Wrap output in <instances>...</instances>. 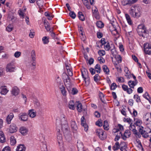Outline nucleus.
I'll use <instances>...</instances> for the list:
<instances>
[{
    "instance_id": "f257e3e1",
    "label": "nucleus",
    "mask_w": 151,
    "mask_h": 151,
    "mask_svg": "<svg viewBox=\"0 0 151 151\" xmlns=\"http://www.w3.org/2000/svg\"><path fill=\"white\" fill-rule=\"evenodd\" d=\"M130 14L134 18L139 17L141 14V8L139 6H132L129 10Z\"/></svg>"
},
{
    "instance_id": "f03ea898",
    "label": "nucleus",
    "mask_w": 151,
    "mask_h": 151,
    "mask_svg": "<svg viewBox=\"0 0 151 151\" xmlns=\"http://www.w3.org/2000/svg\"><path fill=\"white\" fill-rule=\"evenodd\" d=\"M137 33L140 36L143 37H146L147 35V31L146 28L143 24L139 25L137 28Z\"/></svg>"
},
{
    "instance_id": "7ed1b4c3",
    "label": "nucleus",
    "mask_w": 151,
    "mask_h": 151,
    "mask_svg": "<svg viewBox=\"0 0 151 151\" xmlns=\"http://www.w3.org/2000/svg\"><path fill=\"white\" fill-rule=\"evenodd\" d=\"M61 129L64 134L68 133L69 131V127L65 116H63L61 119Z\"/></svg>"
},
{
    "instance_id": "20e7f679",
    "label": "nucleus",
    "mask_w": 151,
    "mask_h": 151,
    "mask_svg": "<svg viewBox=\"0 0 151 151\" xmlns=\"http://www.w3.org/2000/svg\"><path fill=\"white\" fill-rule=\"evenodd\" d=\"M104 131L100 129H97L96 130L95 133L99 138L101 140H104L106 138V136L105 134L104 133Z\"/></svg>"
},
{
    "instance_id": "39448f33",
    "label": "nucleus",
    "mask_w": 151,
    "mask_h": 151,
    "mask_svg": "<svg viewBox=\"0 0 151 151\" xmlns=\"http://www.w3.org/2000/svg\"><path fill=\"white\" fill-rule=\"evenodd\" d=\"M144 48L145 53L148 55H151V44L146 43L144 45Z\"/></svg>"
},
{
    "instance_id": "423d86ee",
    "label": "nucleus",
    "mask_w": 151,
    "mask_h": 151,
    "mask_svg": "<svg viewBox=\"0 0 151 151\" xmlns=\"http://www.w3.org/2000/svg\"><path fill=\"white\" fill-rule=\"evenodd\" d=\"M19 119L21 121H27L28 118V116L26 113H22L19 114L18 116Z\"/></svg>"
},
{
    "instance_id": "0eeeda50",
    "label": "nucleus",
    "mask_w": 151,
    "mask_h": 151,
    "mask_svg": "<svg viewBox=\"0 0 151 151\" xmlns=\"http://www.w3.org/2000/svg\"><path fill=\"white\" fill-rule=\"evenodd\" d=\"M13 62H11L8 64L6 67V71L7 72H12L15 70V67L14 66Z\"/></svg>"
},
{
    "instance_id": "6e6552de",
    "label": "nucleus",
    "mask_w": 151,
    "mask_h": 151,
    "mask_svg": "<svg viewBox=\"0 0 151 151\" xmlns=\"http://www.w3.org/2000/svg\"><path fill=\"white\" fill-rule=\"evenodd\" d=\"M82 76L84 78V80L85 82L86 85L88 86L90 83V78L87 74L85 76L83 74V73L82 71H81Z\"/></svg>"
},
{
    "instance_id": "1a4fd4ad",
    "label": "nucleus",
    "mask_w": 151,
    "mask_h": 151,
    "mask_svg": "<svg viewBox=\"0 0 151 151\" xmlns=\"http://www.w3.org/2000/svg\"><path fill=\"white\" fill-rule=\"evenodd\" d=\"M56 129L57 130V139L59 143H60V142L62 139V134L60 133V129L58 128V125L56 124Z\"/></svg>"
},
{
    "instance_id": "9d476101",
    "label": "nucleus",
    "mask_w": 151,
    "mask_h": 151,
    "mask_svg": "<svg viewBox=\"0 0 151 151\" xmlns=\"http://www.w3.org/2000/svg\"><path fill=\"white\" fill-rule=\"evenodd\" d=\"M17 129L16 125L14 124H12L10 126L9 132L10 133H13L17 131Z\"/></svg>"
},
{
    "instance_id": "9b49d317",
    "label": "nucleus",
    "mask_w": 151,
    "mask_h": 151,
    "mask_svg": "<svg viewBox=\"0 0 151 151\" xmlns=\"http://www.w3.org/2000/svg\"><path fill=\"white\" fill-rule=\"evenodd\" d=\"M8 90L6 88V86H1L0 87V93L4 95H6L8 92Z\"/></svg>"
},
{
    "instance_id": "f8f14e48",
    "label": "nucleus",
    "mask_w": 151,
    "mask_h": 151,
    "mask_svg": "<svg viewBox=\"0 0 151 151\" xmlns=\"http://www.w3.org/2000/svg\"><path fill=\"white\" fill-rule=\"evenodd\" d=\"M131 132L129 130H126L124 132V136L122 137V138L124 140H126V138L130 137L131 135Z\"/></svg>"
},
{
    "instance_id": "ddd939ff",
    "label": "nucleus",
    "mask_w": 151,
    "mask_h": 151,
    "mask_svg": "<svg viewBox=\"0 0 151 151\" xmlns=\"http://www.w3.org/2000/svg\"><path fill=\"white\" fill-rule=\"evenodd\" d=\"M76 105L77 106V109L78 111L81 112L82 111V105L81 103L78 101L76 102Z\"/></svg>"
},
{
    "instance_id": "4468645a",
    "label": "nucleus",
    "mask_w": 151,
    "mask_h": 151,
    "mask_svg": "<svg viewBox=\"0 0 151 151\" xmlns=\"http://www.w3.org/2000/svg\"><path fill=\"white\" fill-rule=\"evenodd\" d=\"M19 132L22 134L25 135L27 134L28 129L26 127H22L19 129Z\"/></svg>"
},
{
    "instance_id": "2eb2a0df",
    "label": "nucleus",
    "mask_w": 151,
    "mask_h": 151,
    "mask_svg": "<svg viewBox=\"0 0 151 151\" xmlns=\"http://www.w3.org/2000/svg\"><path fill=\"white\" fill-rule=\"evenodd\" d=\"M70 81V78L68 76L67 78L64 80V82L66 86L70 87L71 85Z\"/></svg>"
},
{
    "instance_id": "dca6fc26",
    "label": "nucleus",
    "mask_w": 151,
    "mask_h": 151,
    "mask_svg": "<svg viewBox=\"0 0 151 151\" xmlns=\"http://www.w3.org/2000/svg\"><path fill=\"white\" fill-rule=\"evenodd\" d=\"M19 91V89L17 87H14L13 88L12 91V94L15 96H16L18 94Z\"/></svg>"
},
{
    "instance_id": "f3484780",
    "label": "nucleus",
    "mask_w": 151,
    "mask_h": 151,
    "mask_svg": "<svg viewBox=\"0 0 151 151\" xmlns=\"http://www.w3.org/2000/svg\"><path fill=\"white\" fill-rule=\"evenodd\" d=\"M34 109H30L28 111V115L30 117L33 118L36 116V113L34 111Z\"/></svg>"
},
{
    "instance_id": "a211bd4d",
    "label": "nucleus",
    "mask_w": 151,
    "mask_h": 151,
    "mask_svg": "<svg viewBox=\"0 0 151 151\" xmlns=\"http://www.w3.org/2000/svg\"><path fill=\"white\" fill-rule=\"evenodd\" d=\"M6 139L3 132L0 131V142L3 143L6 142Z\"/></svg>"
},
{
    "instance_id": "6ab92c4d",
    "label": "nucleus",
    "mask_w": 151,
    "mask_h": 151,
    "mask_svg": "<svg viewBox=\"0 0 151 151\" xmlns=\"http://www.w3.org/2000/svg\"><path fill=\"white\" fill-rule=\"evenodd\" d=\"M14 117L13 114L12 113H10L6 117V121L7 124H9L11 123V120Z\"/></svg>"
},
{
    "instance_id": "aec40b11",
    "label": "nucleus",
    "mask_w": 151,
    "mask_h": 151,
    "mask_svg": "<svg viewBox=\"0 0 151 151\" xmlns=\"http://www.w3.org/2000/svg\"><path fill=\"white\" fill-rule=\"evenodd\" d=\"M26 148L23 145H20L18 146L16 149V151H25Z\"/></svg>"
},
{
    "instance_id": "412c9836",
    "label": "nucleus",
    "mask_w": 151,
    "mask_h": 151,
    "mask_svg": "<svg viewBox=\"0 0 151 151\" xmlns=\"http://www.w3.org/2000/svg\"><path fill=\"white\" fill-rule=\"evenodd\" d=\"M106 45H104V48L106 51H109L111 48H113L114 47V45L113 44H111L110 45L109 43L107 42Z\"/></svg>"
},
{
    "instance_id": "4be33fe9",
    "label": "nucleus",
    "mask_w": 151,
    "mask_h": 151,
    "mask_svg": "<svg viewBox=\"0 0 151 151\" xmlns=\"http://www.w3.org/2000/svg\"><path fill=\"white\" fill-rule=\"evenodd\" d=\"M37 3L40 8V12L42 11V8L43 6V2L41 0H39L37 1Z\"/></svg>"
},
{
    "instance_id": "5701e85b",
    "label": "nucleus",
    "mask_w": 151,
    "mask_h": 151,
    "mask_svg": "<svg viewBox=\"0 0 151 151\" xmlns=\"http://www.w3.org/2000/svg\"><path fill=\"white\" fill-rule=\"evenodd\" d=\"M71 127L73 130L76 131L77 130L78 128L75 121H72L71 122Z\"/></svg>"
},
{
    "instance_id": "b1692460",
    "label": "nucleus",
    "mask_w": 151,
    "mask_h": 151,
    "mask_svg": "<svg viewBox=\"0 0 151 151\" xmlns=\"http://www.w3.org/2000/svg\"><path fill=\"white\" fill-rule=\"evenodd\" d=\"M74 102L73 101H70L69 103V108L73 110L75 109Z\"/></svg>"
},
{
    "instance_id": "393cba45",
    "label": "nucleus",
    "mask_w": 151,
    "mask_h": 151,
    "mask_svg": "<svg viewBox=\"0 0 151 151\" xmlns=\"http://www.w3.org/2000/svg\"><path fill=\"white\" fill-rule=\"evenodd\" d=\"M102 68L103 71L106 74L108 75L109 74V70L106 65H103Z\"/></svg>"
},
{
    "instance_id": "a878e982",
    "label": "nucleus",
    "mask_w": 151,
    "mask_h": 151,
    "mask_svg": "<svg viewBox=\"0 0 151 151\" xmlns=\"http://www.w3.org/2000/svg\"><path fill=\"white\" fill-rule=\"evenodd\" d=\"M60 91L62 93V94L64 96H66V93L67 92L66 91L65 89V87L63 85H62L61 87H60Z\"/></svg>"
},
{
    "instance_id": "bb28decb",
    "label": "nucleus",
    "mask_w": 151,
    "mask_h": 151,
    "mask_svg": "<svg viewBox=\"0 0 151 151\" xmlns=\"http://www.w3.org/2000/svg\"><path fill=\"white\" fill-rule=\"evenodd\" d=\"M128 83L130 88H134V86L137 84V82H135H135H134V81H129Z\"/></svg>"
},
{
    "instance_id": "cd10ccee",
    "label": "nucleus",
    "mask_w": 151,
    "mask_h": 151,
    "mask_svg": "<svg viewBox=\"0 0 151 151\" xmlns=\"http://www.w3.org/2000/svg\"><path fill=\"white\" fill-rule=\"evenodd\" d=\"M78 17L79 19L81 21L85 20V17L83 14L81 12H79L78 13Z\"/></svg>"
},
{
    "instance_id": "c85d7f7f",
    "label": "nucleus",
    "mask_w": 151,
    "mask_h": 151,
    "mask_svg": "<svg viewBox=\"0 0 151 151\" xmlns=\"http://www.w3.org/2000/svg\"><path fill=\"white\" fill-rule=\"evenodd\" d=\"M95 69L97 73H99L101 71L100 65L98 64H96L95 67Z\"/></svg>"
},
{
    "instance_id": "c756f323",
    "label": "nucleus",
    "mask_w": 151,
    "mask_h": 151,
    "mask_svg": "<svg viewBox=\"0 0 151 151\" xmlns=\"http://www.w3.org/2000/svg\"><path fill=\"white\" fill-rule=\"evenodd\" d=\"M103 127L105 130H107L109 129V125L108 122L106 120L104 121Z\"/></svg>"
},
{
    "instance_id": "7c9ffc66",
    "label": "nucleus",
    "mask_w": 151,
    "mask_h": 151,
    "mask_svg": "<svg viewBox=\"0 0 151 151\" xmlns=\"http://www.w3.org/2000/svg\"><path fill=\"white\" fill-rule=\"evenodd\" d=\"M125 17L127 22L128 23L129 25H132V22L130 19V17L129 14H125Z\"/></svg>"
},
{
    "instance_id": "2f4dec72",
    "label": "nucleus",
    "mask_w": 151,
    "mask_h": 151,
    "mask_svg": "<svg viewBox=\"0 0 151 151\" xmlns=\"http://www.w3.org/2000/svg\"><path fill=\"white\" fill-rule=\"evenodd\" d=\"M122 4L123 6H126L131 4L130 0H122Z\"/></svg>"
},
{
    "instance_id": "473e14b6",
    "label": "nucleus",
    "mask_w": 151,
    "mask_h": 151,
    "mask_svg": "<svg viewBox=\"0 0 151 151\" xmlns=\"http://www.w3.org/2000/svg\"><path fill=\"white\" fill-rule=\"evenodd\" d=\"M36 54L35 51L34 50L32 51L31 53V57L32 61H35L36 60Z\"/></svg>"
},
{
    "instance_id": "72a5a7b5",
    "label": "nucleus",
    "mask_w": 151,
    "mask_h": 151,
    "mask_svg": "<svg viewBox=\"0 0 151 151\" xmlns=\"http://www.w3.org/2000/svg\"><path fill=\"white\" fill-rule=\"evenodd\" d=\"M49 37H44L42 38V40L43 42V43L44 44H47L49 42Z\"/></svg>"
},
{
    "instance_id": "f704fd0d",
    "label": "nucleus",
    "mask_w": 151,
    "mask_h": 151,
    "mask_svg": "<svg viewBox=\"0 0 151 151\" xmlns=\"http://www.w3.org/2000/svg\"><path fill=\"white\" fill-rule=\"evenodd\" d=\"M96 26L99 28H101L104 26V24L102 22L99 21L96 22Z\"/></svg>"
},
{
    "instance_id": "c9c22d12",
    "label": "nucleus",
    "mask_w": 151,
    "mask_h": 151,
    "mask_svg": "<svg viewBox=\"0 0 151 151\" xmlns=\"http://www.w3.org/2000/svg\"><path fill=\"white\" fill-rule=\"evenodd\" d=\"M110 50L111 52V54L113 55L114 56H115L116 54L117 53V52L116 50L114 45V47H113V48H111Z\"/></svg>"
},
{
    "instance_id": "e433bc0d",
    "label": "nucleus",
    "mask_w": 151,
    "mask_h": 151,
    "mask_svg": "<svg viewBox=\"0 0 151 151\" xmlns=\"http://www.w3.org/2000/svg\"><path fill=\"white\" fill-rule=\"evenodd\" d=\"M119 142H116L115 143L113 147V149L114 150H116L119 149Z\"/></svg>"
},
{
    "instance_id": "4c0bfd02",
    "label": "nucleus",
    "mask_w": 151,
    "mask_h": 151,
    "mask_svg": "<svg viewBox=\"0 0 151 151\" xmlns=\"http://www.w3.org/2000/svg\"><path fill=\"white\" fill-rule=\"evenodd\" d=\"M115 58H116V60L117 61L118 63H120L122 61V57L120 55H115Z\"/></svg>"
},
{
    "instance_id": "58836bf2",
    "label": "nucleus",
    "mask_w": 151,
    "mask_h": 151,
    "mask_svg": "<svg viewBox=\"0 0 151 151\" xmlns=\"http://www.w3.org/2000/svg\"><path fill=\"white\" fill-rule=\"evenodd\" d=\"M141 134L142 135L143 137L145 138H147L149 136L148 133L145 131H142Z\"/></svg>"
},
{
    "instance_id": "ea45409f",
    "label": "nucleus",
    "mask_w": 151,
    "mask_h": 151,
    "mask_svg": "<svg viewBox=\"0 0 151 151\" xmlns=\"http://www.w3.org/2000/svg\"><path fill=\"white\" fill-rule=\"evenodd\" d=\"M13 29V27L11 24H9L6 28V30L8 32H11Z\"/></svg>"
},
{
    "instance_id": "a19ab883",
    "label": "nucleus",
    "mask_w": 151,
    "mask_h": 151,
    "mask_svg": "<svg viewBox=\"0 0 151 151\" xmlns=\"http://www.w3.org/2000/svg\"><path fill=\"white\" fill-rule=\"evenodd\" d=\"M134 99H136V101L138 103L141 102L140 97L137 94L134 95Z\"/></svg>"
},
{
    "instance_id": "79ce46f5",
    "label": "nucleus",
    "mask_w": 151,
    "mask_h": 151,
    "mask_svg": "<svg viewBox=\"0 0 151 151\" xmlns=\"http://www.w3.org/2000/svg\"><path fill=\"white\" fill-rule=\"evenodd\" d=\"M96 124L99 127H101L103 125L102 121L101 119L100 120H99L96 122Z\"/></svg>"
},
{
    "instance_id": "37998d69",
    "label": "nucleus",
    "mask_w": 151,
    "mask_h": 151,
    "mask_svg": "<svg viewBox=\"0 0 151 151\" xmlns=\"http://www.w3.org/2000/svg\"><path fill=\"white\" fill-rule=\"evenodd\" d=\"M78 92V90L76 88H73L71 91V93L73 95H74L77 94Z\"/></svg>"
},
{
    "instance_id": "c03bdc74",
    "label": "nucleus",
    "mask_w": 151,
    "mask_h": 151,
    "mask_svg": "<svg viewBox=\"0 0 151 151\" xmlns=\"http://www.w3.org/2000/svg\"><path fill=\"white\" fill-rule=\"evenodd\" d=\"M69 13L70 16L73 19H75L76 17V14L74 12L70 11Z\"/></svg>"
},
{
    "instance_id": "a18cd8bd",
    "label": "nucleus",
    "mask_w": 151,
    "mask_h": 151,
    "mask_svg": "<svg viewBox=\"0 0 151 151\" xmlns=\"http://www.w3.org/2000/svg\"><path fill=\"white\" fill-rule=\"evenodd\" d=\"M117 87V86L116 84L114 83H113L110 87V89L112 90H114L116 89V88Z\"/></svg>"
},
{
    "instance_id": "49530a36",
    "label": "nucleus",
    "mask_w": 151,
    "mask_h": 151,
    "mask_svg": "<svg viewBox=\"0 0 151 151\" xmlns=\"http://www.w3.org/2000/svg\"><path fill=\"white\" fill-rule=\"evenodd\" d=\"M98 53L100 56H102L105 55V51L103 50H99L98 51Z\"/></svg>"
},
{
    "instance_id": "de8ad7c7",
    "label": "nucleus",
    "mask_w": 151,
    "mask_h": 151,
    "mask_svg": "<svg viewBox=\"0 0 151 151\" xmlns=\"http://www.w3.org/2000/svg\"><path fill=\"white\" fill-rule=\"evenodd\" d=\"M16 143L15 139H14L12 137H11L10 144L11 145H14Z\"/></svg>"
},
{
    "instance_id": "09e8293b",
    "label": "nucleus",
    "mask_w": 151,
    "mask_h": 151,
    "mask_svg": "<svg viewBox=\"0 0 151 151\" xmlns=\"http://www.w3.org/2000/svg\"><path fill=\"white\" fill-rule=\"evenodd\" d=\"M21 53L20 52L17 51L15 52L14 54V56L16 58H19L20 56Z\"/></svg>"
},
{
    "instance_id": "8fccbe9b",
    "label": "nucleus",
    "mask_w": 151,
    "mask_h": 151,
    "mask_svg": "<svg viewBox=\"0 0 151 151\" xmlns=\"http://www.w3.org/2000/svg\"><path fill=\"white\" fill-rule=\"evenodd\" d=\"M98 60L99 62L101 63H104L105 62V60L103 58L101 57H99L98 58Z\"/></svg>"
},
{
    "instance_id": "3c124183",
    "label": "nucleus",
    "mask_w": 151,
    "mask_h": 151,
    "mask_svg": "<svg viewBox=\"0 0 151 151\" xmlns=\"http://www.w3.org/2000/svg\"><path fill=\"white\" fill-rule=\"evenodd\" d=\"M99 75L98 74H96L95 75L93 78L94 81L97 82L99 80Z\"/></svg>"
},
{
    "instance_id": "603ef678",
    "label": "nucleus",
    "mask_w": 151,
    "mask_h": 151,
    "mask_svg": "<svg viewBox=\"0 0 151 151\" xmlns=\"http://www.w3.org/2000/svg\"><path fill=\"white\" fill-rule=\"evenodd\" d=\"M119 147H126L127 148L126 144L124 142H122L119 144Z\"/></svg>"
},
{
    "instance_id": "864d4df0",
    "label": "nucleus",
    "mask_w": 151,
    "mask_h": 151,
    "mask_svg": "<svg viewBox=\"0 0 151 151\" xmlns=\"http://www.w3.org/2000/svg\"><path fill=\"white\" fill-rule=\"evenodd\" d=\"M142 123V122L141 120L138 119L137 120L135 123H134V124L137 125V126H139Z\"/></svg>"
},
{
    "instance_id": "5fc2aeb1",
    "label": "nucleus",
    "mask_w": 151,
    "mask_h": 151,
    "mask_svg": "<svg viewBox=\"0 0 151 151\" xmlns=\"http://www.w3.org/2000/svg\"><path fill=\"white\" fill-rule=\"evenodd\" d=\"M101 46L106 44L107 42L106 41V40L104 38H102L101 40Z\"/></svg>"
},
{
    "instance_id": "6e6d98bb",
    "label": "nucleus",
    "mask_w": 151,
    "mask_h": 151,
    "mask_svg": "<svg viewBox=\"0 0 151 151\" xmlns=\"http://www.w3.org/2000/svg\"><path fill=\"white\" fill-rule=\"evenodd\" d=\"M104 95L101 92H100V93H99V96L100 98V99H101V101L102 102H104L102 99L104 97Z\"/></svg>"
},
{
    "instance_id": "4d7b16f0",
    "label": "nucleus",
    "mask_w": 151,
    "mask_h": 151,
    "mask_svg": "<svg viewBox=\"0 0 151 151\" xmlns=\"http://www.w3.org/2000/svg\"><path fill=\"white\" fill-rule=\"evenodd\" d=\"M2 151H11L10 147L9 146L5 147Z\"/></svg>"
},
{
    "instance_id": "13d9d810",
    "label": "nucleus",
    "mask_w": 151,
    "mask_h": 151,
    "mask_svg": "<svg viewBox=\"0 0 151 151\" xmlns=\"http://www.w3.org/2000/svg\"><path fill=\"white\" fill-rule=\"evenodd\" d=\"M122 88L125 91H126L127 90L128 88V86L124 84H123L122 85Z\"/></svg>"
},
{
    "instance_id": "bf43d9fd",
    "label": "nucleus",
    "mask_w": 151,
    "mask_h": 151,
    "mask_svg": "<svg viewBox=\"0 0 151 151\" xmlns=\"http://www.w3.org/2000/svg\"><path fill=\"white\" fill-rule=\"evenodd\" d=\"M89 70L92 75H93L95 74L96 70H95L93 68H91Z\"/></svg>"
},
{
    "instance_id": "052dcab7",
    "label": "nucleus",
    "mask_w": 151,
    "mask_h": 151,
    "mask_svg": "<svg viewBox=\"0 0 151 151\" xmlns=\"http://www.w3.org/2000/svg\"><path fill=\"white\" fill-rule=\"evenodd\" d=\"M83 126L84 128V130L86 131H87L88 130V126L87 124L85 123L84 124L82 125Z\"/></svg>"
},
{
    "instance_id": "680f3d73",
    "label": "nucleus",
    "mask_w": 151,
    "mask_h": 151,
    "mask_svg": "<svg viewBox=\"0 0 151 151\" xmlns=\"http://www.w3.org/2000/svg\"><path fill=\"white\" fill-rule=\"evenodd\" d=\"M51 36L52 37V38L54 39H56L57 40L58 39L57 37H56L55 36V34L53 32H52L51 33Z\"/></svg>"
},
{
    "instance_id": "e2e57ef3",
    "label": "nucleus",
    "mask_w": 151,
    "mask_h": 151,
    "mask_svg": "<svg viewBox=\"0 0 151 151\" xmlns=\"http://www.w3.org/2000/svg\"><path fill=\"white\" fill-rule=\"evenodd\" d=\"M85 122H86L85 118L84 116H82L81 119V125L85 123Z\"/></svg>"
},
{
    "instance_id": "0e129e2a",
    "label": "nucleus",
    "mask_w": 151,
    "mask_h": 151,
    "mask_svg": "<svg viewBox=\"0 0 151 151\" xmlns=\"http://www.w3.org/2000/svg\"><path fill=\"white\" fill-rule=\"evenodd\" d=\"M95 116L97 118H99L100 116V113L98 111H96L94 113Z\"/></svg>"
},
{
    "instance_id": "69168bd1",
    "label": "nucleus",
    "mask_w": 151,
    "mask_h": 151,
    "mask_svg": "<svg viewBox=\"0 0 151 151\" xmlns=\"http://www.w3.org/2000/svg\"><path fill=\"white\" fill-rule=\"evenodd\" d=\"M97 37L99 38H101L103 36V34L102 33L98 32L97 33Z\"/></svg>"
},
{
    "instance_id": "338daca9",
    "label": "nucleus",
    "mask_w": 151,
    "mask_h": 151,
    "mask_svg": "<svg viewBox=\"0 0 151 151\" xmlns=\"http://www.w3.org/2000/svg\"><path fill=\"white\" fill-rule=\"evenodd\" d=\"M118 81L120 82H124V79L122 77L118 78Z\"/></svg>"
},
{
    "instance_id": "774afa93",
    "label": "nucleus",
    "mask_w": 151,
    "mask_h": 151,
    "mask_svg": "<svg viewBox=\"0 0 151 151\" xmlns=\"http://www.w3.org/2000/svg\"><path fill=\"white\" fill-rule=\"evenodd\" d=\"M138 93H142L143 91V89L142 87L138 88L137 90Z\"/></svg>"
}]
</instances>
